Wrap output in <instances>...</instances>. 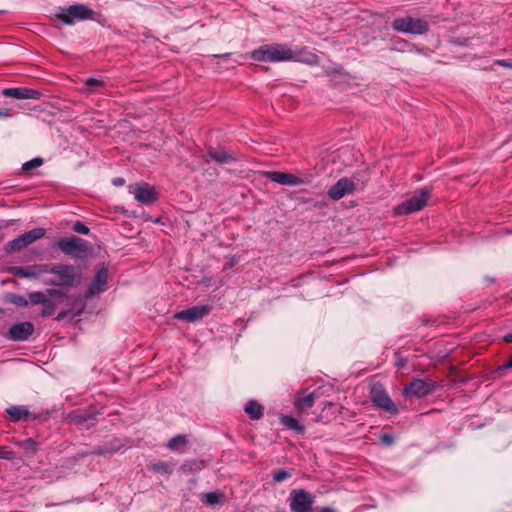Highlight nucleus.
Masks as SVG:
<instances>
[{
  "label": "nucleus",
  "mask_w": 512,
  "mask_h": 512,
  "mask_svg": "<svg viewBox=\"0 0 512 512\" xmlns=\"http://www.w3.org/2000/svg\"><path fill=\"white\" fill-rule=\"evenodd\" d=\"M314 402H315L314 393H309V394L298 393L295 398L294 406L298 412H303V411L310 409L314 405Z\"/></svg>",
  "instance_id": "nucleus-22"
},
{
  "label": "nucleus",
  "mask_w": 512,
  "mask_h": 512,
  "mask_svg": "<svg viewBox=\"0 0 512 512\" xmlns=\"http://www.w3.org/2000/svg\"><path fill=\"white\" fill-rule=\"evenodd\" d=\"M43 164V160L41 158H34L30 161L25 162L22 165V170L25 172L31 171L40 167Z\"/></svg>",
  "instance_id": "nucleus-32"
},
{
  "label": "nucleus",
  "mask_w": 512,
  "mask_h": 512,
  "mask_svg": "<svg viewBox=\"0 0 512 512\" xmlns=\"http://www.w3.org/2000/svg\"><path fill=\"white\" fill-rule=\"evenodd\" d=\"M46 296H52V297H65V293L60 289L50 288L46 290Z\"/></svg>",
  "instance_id": "nucleus-40"
},
{
  "label": "nucleus",
  "mask_w": 512,
  "mask_h": 512,
  "mask_svg": "<svg viewBox=\"0 0 512 512\" xmlns=\"http://www.w3.org/2000/svg\"><path fill=\"white\" fill-rule=\"evenodd\" d=\"M34 332V325L31 322L14 324L9 329V338L14 341H25Z\"/></svg>",
  "instance_id": "nucleus-16"
},
{
  "label": "nucleus",
  "mask_w": 512,
  "mask_h": 512,
  "mask_svg": "<svg viewBox=\"0 0 512 512\" xmlns=\"http://www.w3.org/2000/svg\"><path fill=\"white\" fill-rule=\"evenodd\" d=\"M46 264L32 265L28 267L14 266L11 273L22 278L38 279L46 274Z\"/></svg>",
  "instance_id": "nucleus-14"
},
{
  "label": "nucleus",
  "mask_w": 512,
  "mask_h": 512,
  "mask_svg": "<svg viewBox=\"0 0 512 512\" xmlns=\"http://www.w3.org/2000/svg\"><path fill=\"white\" fill-rule=\"evenodd\" d=\"M57 246L64 254L73 257H79L88 250L86 240L77 236L62 238L57 242Z\"/></svg>",
  "instance_id": "nucleus-8"
},
{
  "label": "nucleus",
  "mask_w": 512,
  "mask_h": 512,
  "mask_svg": "<svg viewBox=\"0 0 512 512\" xmlns=\"http://www.w3.org/2000/svg\"><path fill=\"white\" fill-rule=\"evenodd\" d=\"M224 494L219 491L208 492L203 495V501L208 505L220 504Z\"/></svg>",
  "instance_id": "nucleus-27"
},
{
  "label": "nucleus",
  "mask_w": 512,
  "mask_h": 512,
  "mask_svg": "<svg viewBox=\"0 0 512 512\" xmlns=\"http://www.w3.org/2000/svg\"><path fill=\"white\" fill-rule=\"evenodd\" d=\"M315 496L305 489H293L289 495L291 512H312Z\"/></svg>",
  "instance_id": "nucleus-5"
},
{
  "label": "nucleus",
  "mask_w": 512,
  "mask_h": 512,
  "mask_svg": "<svg viewBox=\"0 0 512 512\" xmlns=\"http://www.w3.org/2000/svg\"><path fill=\"white\" fill-rule=\"evenodd\" d=\"M65 315H66V313H65V312H61V313L57 316V319H58V320H61V319H63V318H64V316H65Z\"/></svg>",
  "instance_id": "nucleus-48"
},
{
  "label": "nucleus",
  "mask_w": 512,
  "mask_h": 512,
  "mask_svg": "<svg viewBox=\"0 0 512 512\" xmlns=\"http://www.w3.org/2000/svg\"><path fill=\"white\" fill-rule=\"evenodd\" d=\"M371 399L373 403L385 410L386 412L390 414H397L398 408L395 405V403L392 401L384 387L380 384H375L371 388Z\"/></svg>",
  "instance_id": "nucleus-9"
},
{
  "label": "nucleus",
  "mask_w": 512,
  "mask_h": 512,
  "mask_svg": "<svg viewBox=\"0 0 512 512\" xmlns=\"http://www.w3.org/2000/svg\"><path fill=\"white\" fill-rule=\"evenodd\" d=\"M392 49L399 52H417L426 56L430 53L428 48L419 49L415 45L410 44L408 41L403 39L395 40L393 42Z\"/></svg>",
  "instance_id": "nucleus-21"
},
{
  "label": "nucleus",
  "mask_w": 512,
  "mask_h": 512,
  "mask_svg": "<svg viewBox=\"0 0 512 512\" xmlns=\"http://www.w3.org/2000/svg\"><path fill=\"white\" fill-rule=\"evenodd\" d=\"M45 235V229L43 228H35L33 230H30L28 232H25L24 234L20 235L19 237L12 240L9 245L11 250L13 251H19L28 245L32 244L36 240L41 239Z\"/></svg>",
  "instance_id": "nucleus-13"
},
{
  "label": "nucleus",
  "mask_w": 512,
  "mask_h": 512,
  "mask_svg": "<svg viewBox=\"0 0 512 512\" xmlns=\"http://www.w3.org/2000/svg\"><path fill=\"white\" fill-rule=\"evenodd\" d=\"M55 310H56L55 304L51 300L48 299L46 301V303L43 305L41 315L43 317L52 316L54 314Z\"/></svg>",
  "instance_id": "nucleus-35"
},
{
  "label": "nucleus",
  "mask_w": 512,
  "mask_h": 512,
  "mask_svg": "<svg viewBox=\"0 0 512 512\" xmlns=\"http://www.w3.org/2000/svg\"><path fill=\"white\" fill-rule=\"evenodd\" d=\"M369 170L368 168L358 170L353 175L351 180L354 181L356 185V190H363L366 186L367 182L369 181Z\"/></svg>",
  "instance_id": "nucleus-25"
},
{
  "label": "nucleus",
  "mask_w": 512,
  "mask_h": 512,
  "mask_svg": "<svg viewBox=\"0 0 512 512\" xmlns=\"http://www.w3.org/2000/svg\"><path fill=\"white\" fill-rule=\"evenodd\" d=\"M46 274L52 277L44 279L43 283L50 286L76 287L82 281L81 271L68 264H46Z\"/></svg>",
  "instance_id": "nucleus-1"
},
{
  "label": "nucleus",
  "mask_w": 512,
  "mask_h": 512,
  "mask_svg": "<svg viewBox=\"0 0 512 512\" xmlns=\"http://www.w3.org/2000/svg\"><path fill=\"white\" fill-rule=\"evenodd\" d=\"M264 175L269 180L281 185L297 186L305 183V181L300 177L280 171H267Z\"/></svg>",
  "instance_id": "nucleus-15"
},
{
  "label": "nucleus",
  "mask_w": 512,
  "mask_h": 512,
  "mask_svg": "<svg viewBox=\"0 0 512 512\" xmlns=\"http://www.w3.org/2000/svg\"><path fill=\"white\" fill-rule=\"evenodd\" d=\"M3 95L15 99H34L38 100L41 93L38 90L30 89L27 87L6 88L3 90Z\"/></svg>",
  "instance_id": "nucleus-18"
},
{
  "label": "nucleus",
  "mask_w": 512,
  "mask_h": 512,
  "mask_svg": "<svg viewBox=\"0 0 512 512\" xmlns=\"http://www.w3.org/2000/svg\"><path fill=\"white\" fill-rule=\"evenodd\" d=\"M6 413L9 419L13 422L28 420L31 418L30 411L23 405L11 406L6 409ZM32 419H36V416H33Z\"/></svg>",
  "instance_id": "nucleus-20"
},
{
  "label": "nucleus",
  "mask_w": 512,
  "mask_h": 512,
  "mask_svg": "<svg viewBox=\"0 0 512 512\" xmlns=\"http://www.w3.org/2000/svg\"><path fill=\"white\" fill-rule=\"evenodd\" d=\"M28 303L33 305H44L48 300L46 293L42 291H35L28 294Z\"/></svg>",
  "instance_id": "nucleus-28"
},
{
  "label": "nucleus",
  "mask_w": 512,
  "mask_h": 512,
  "mask_svg": "<svg viewBox=\"0 0 512 512\" xmlns=\"http://www.w3.org/2000/svg\"><path fill=\"white\" fill-rule=\"evenodd\" d=\"M151 469L158 473L170 474L173 471V465L167 462H157L151 466Z\"/></svg>",
  "instance_id": "nucleus-29"
},
{
  "label": "nucleus",
  "mask_w": 512,
  "mask_h": 512,
  "mask_svg": "<svg viewBox=\"0 0 512 512\" xmlns=\"http://www.w3.org/2000/svg\"><path fill=\"white\" fill-rule=\"evenodd\" d=\"M244 410L252 420H258L263 416L264 407L256 400H249Z\"/></svg>",
  "instance_id": "nucleus-23"
},
{
  "label": "nucleus",
  "mask_w": 512,
  "mask_h": 512,
  "mask_svg": "<svg viewBox=\"0 0 512 512\" xmlns=\"http://www.w3.org/2000/svg\"><path fill=\"white\" fill-rule=\"evenodd\" d=\"M129 192L134 195L138 202L145 205L153 204L157 200L156 191L150 184L145 182L130 186Z\"/></svg>",
  "instance_id": "nucleus-11"
},
{
  "label": "nucleus",
  "mask_w": 512,
  "mask_h": 512,
  "mask_svg": "<svg viewBox=\"0 0 512 512\" xmlns=\"http://www.w3.org/2000/svg\"><path fill=\"white\" fill-rule=\"evenodd\" d=\"M94 12L83 4H76L69 6L66 9H61L56 14V18L67 25H73L75 21L91 19Z\"/></svg>",
  "instance_id": "nucleus-6"
},
{
  "label": "nucleus",
  "mask_w": 512,
  "mask_h": 512,
  "mask_svg": "<svg viewBox=\"0 0 512 512\" xmlns=\"http://www.w3.org/2000/svg\"><path fill=\"white\" fill-rule=\"evenodd\" d=\"M291 471L288 469H278L273 472V480L275 482H282L291 477Z\"/></svg>",
  "instance_id": "nucleus-31"
},
{
  "label": "nucleus",
  "mask_w": 512,
  "mask_h": 512,
  "mask_svg": "<svg viewBox=\"0 0 512 512\" xmlns=\"http://www.w3.org/2000/svg\"><path fill=\"white\" fill-rule=\"evenodd\" d=\"M202 466H203V462L192 460L190 462H186L185 464H183L181 469L184 472L193 471V470L196 471V470H200L202 468Z\"/></svg>",
  "instance_id": "nucleus-34"
},
{
  "label": "nucleus",
  "mask_w": 512,
  "mask_h": 512,
  "mask_svg": "<svg viewBox=\"0 0 512 512\" xmlns=\"http://www.w3.org/2000/svg\"><path fill=\"white\" fill-rule=\"evenodd\" d=\"M436 386V382L431 379L415 378L405 386L403 393L405 396L422 398L431 394L436 389Z\"/></svg>",
  "instance_id": "nucleus-7"
},
{
  "label": "nucleus",
  "mask_w": 512,
  "mask_h": 512,
  "mask_svg": "<svg viewBox=\"0 0 512 512\" xmlns=\"http://www.w3.org/2000/svg\"><path fill=\"white\" fill-rule=\"evenodd\" d=\"M356 190V185L353 180L347 177L340 178L334 185H332L327 194L332 200H340L344 196L353 193Z\"/></svg>",
  "instance_id": "nucleus-12"
},
{
  "label": "nucleus",
  "mask_w": 512,
  "mask_h": 512,
  "mask_svg": "<svg viewBox=\"0 0 512 512\" xmlns=\"http://www.w3.org/2000/svg\"><path fill=\"white\" fill-rule=\"evenodd\" d=\"M114 451H115L114 449L98 448L97 450H95L94 453L99 454V455H103V454H112Z\"/></svg>",
  "instance_id": "nucleus-42"
},
{
  "label": "nucleus",
  "mask_w": 512,
  "mask_h": 512,
  "mask_svg": "<svg viewBox=\"0 0 512 512\" xmlns=\"http://www.w3.org/2000/svg\"><path fill=\"white\" fill-rule=\"evenodd\" d=\"M509 369H512V356L505 363L498 366L496 373L499 376H504Z\"/></svg>",
  "instance_id": "nucleus-38"
},
{
  "label": "nucleus",
  "mask_w": 512,
  "mask_h": 512,
  "mask_svg": "<svg viewBox=\"0 0 512 512\" xmlns=\"http://www.w3.org/2000/svg\"><path fill=\"white\" fill-rule=\"evenodd\" d=\"M503 339L507 343H512V334L505 335Z\"/></svg>",
  "instance_id": "nucleus-46"
},
{
  "label": "nucleus",
  "mask_w": 512,
  "mask_h": 512,
  "mask_svg": "<svg viewBox=\"0 0 512 512\" xmlns=\"http://www.w3.org/2000/svg\"><path fill=\"white\" fill-rule=\"evenodd\" d=\"M496 63L503 67H512V64L507 60H497Z\"/></svg>",
  "instance_id": "nucleus-44"
},
{
  "label": "nucleus",
  "mask_w": 512,
  "mask_h": 512,
  "mask_svg": "<svg viewBox=\"0 0 512 512\" xmlns=\"http://www.w3.org/2000/svg\"><path fill=\"white\" fill-rule=\"evenodd\" d=\"M72 229H73L74 232L82 234V235H88L89 232H90V229L88 228V226L85 225L81 221H76L73 224Z\"/></svg>",
  "instance_id": "nucleus-37"
},
{
  "label": "nucleus",
  "mask_w": 512,
  "mask_h": 512,
  "mask_svg": "<svg viewBox=\"0 0 512 512\" xmlns=\"http://www.w3.org/2000/svg\"><path fill=\"white\" fill-rule=\"evenodd\" d=\"M103 84L102 80L96 78H88L85 81V85L90 92L95 91L97 87H101Z\"/></svg>",
  "instance_id": "nucleus-36"
},
{
  "label": "nucleus",
  "mask_w": 512,
  "mask_h": 512,
  "mask_svg": "<svg viewBox=\"0 0 512 512\" xmlns=\"http://www.w3.org/2000/svg\"><path fill=\"white\" fill-rule=\"evenodd\" d=\"M208 156L214 160L218 164H229L235 162L237 157L235 154L227 151L226 149L219 148H209L207 152Z\"/></svg>",
  "instance_id": "nucleus-19"
},
{
  "label": "nucleus",
  "mask_w": 512,
  "mask_h": 512,
  "mask_svg": "<svg viewBox=\"0 0 512 512\" xmlns=\"http://www.w3.org/2000/svg\"><path fill=\"white\" fill-rule=\"evenodd\" d=\"M17 445L28 453H36L39 450L38 443L33 438H27L17 443Z\"/></svg>",
  "instance_id": "nucleus-26"
},
{
  "label": "nucleus",
  "mask_w": 512,
  "mask_h": 512,
  "mask_svg": "<svg viewBox=\"0 0 512 512\" xmlns=\"http://www.w3.org/2000/svg\"><path fill=\"white\" fill-rule=\"evenodd\" d=\"M255 61L282 62L294 59V52L284 44H265L251 52Z\"/></svg>",
  "instance_id": "nucleus-2"
},
{
  "label": "nucleus",
  "mask_w": 512,
  "mask_h": 512,
  "mask_svg": "<svg viewBox=\"0 0 512 512\" xmlns=\"http://www.w3.org/2000/svg\"><path fill=\"white\" fill-rule=\"evenodd\" d=\"M319 512H334V510L329 507H324Z\"/></svg>",
  "instance_id": "nucleus-47"
},
{
  "label": "nucleus",
  "mask_w": 512,
  "mask_h": 512,
  "mask_svg": "<svg viewBox=\"0 0 512 512\" xmlns=\"http://www.w3.org/2000/svg\"><path fill=\"white\" fill-rule=\"evenodd\" d=\"M107 281H108V270H107V268L102 267L97 271L94 280L89 285L86 296L92 297L98 293L105 291Z\"/></svg>",
  "instance_id": "nucleus-17"
},
{
  "label": "nucleus",
  "mask_w": 512,
  "mask_h": 512,
  "mask_svg": "<svg viewBox=\"0 0 512 512\" xmlns=\"http://www.w3.org/2000/svg\"><path fill=\"white\" fill-rule=\"evenodd\" d=\"M431 197V189L425 187L416 191L410 198L397 205L394 209L396 215H408L422 210Z\"/></svg>",
  "instance_id": "nucleus-3"
},
{
  "label": "nucleus",
  "mask_w": 512,
  "mask_h": 512,
  "mask_svg": "<svg viewBox=\"0 0 512 512\" xmlns=\"http://www.w3.org/2000/svg\"><path fill=\"white\" fill-rule=\"evenodd\" d=\"M10 115L11 114H10L9 110H7V109H1L0 110V118L1 117H9Z\"/></svg>",
  "instance_id": "nucleus-45"
},
{
  "label": "nucleus",
  "mask_w": 512,
  "mask_h": 512,
  "mask_svg": "<svg viewBox=\"0 0 512 512\" xmlns=\"http://www.w3.org/2000/svg\"><path fill=\"white\" fill-rule=\"evenodd\" d=\"M280 422L282 425H284L286 428L298 433V434H304L305 428L302 426L297 419H295L292 416H281Z\"/></svg>",
  "instance_id": "nucleus-24"
},
{
  "label": "nucleus",
  "mask_w": 512,
  "mask_h": 512,
  "mask_svg": "<svg viewBox=\"0 0 512 512\" xmlns=\"http://www.w3.org/2000/svg\"><path fill=\"white\" fill-rule=\"evenodd\" d=\"M392 28L397 32L422 35L428 32L429 24L423 19L407 16L395 19Z\"/></svg>",
  "instance_id": "nucleus-4"
},
{
  "label": "nucleus",
  "mask_w": 512,
  "mask_h": 512,
  "mask_svg": "<svg viewBox=\"0 0 512 512\" xmlns=\"http://www.w3.org/2000/svg\"><path fill=\"white\" fill-rule=\"evenodd\" d=\"M0 459H13V452L8 450L6 447L0 446Z\"/></svg>",
  "instance_id": "nucleus-39"
},
{
  "label": "nucleus",
  "mask_w": 512,
  "mask_h": 512,
  "mask_svg": "<svg viewBox=\"0 0 512 512\" xmlns=\"http://www.w3.org/2000/svg\"><path fill=\"white\" fill-rule=\"evenodd\" d=\"M112 184L114 186H123L125 184V179L121 177L114 178L112 180Z\"/></svg>",
  "instance_id": "nucleus-43"
},
{
  "label": "nucleus",
  "mask_w": 512,
  "mask_h": 512,
  "mask_svg": "<svg viewBox=\"0 0 512 512\" xmlns=\"http://www.w3.org/2000/svg\"><path fill=\"white\" fill-rule=\"evenodd\" d=\"M381 440H382V442H384V443H385V444H387V445H391V444H393V442H394V438H393V436H392V435H390V434H383V435L381 436Z\"/></svg>",
  "instance_id": "nucleus-41"
},
{
  "label": "nucleus",
  "mask_w": 512,
  "mask_h": 512,
  "mask_svg": "<svg viewBox=\"0 0 512 512\" xmlns=\"http://www.w3.org/2000/svg\"><path fill=\"white\" fill-rule=\"evenodd\" d=\"M186 443H187V439L184 435H177V436L173 437L172 439H170V441L168 443V447L171 450H175L178 448V446L185 445Z\"/></svg>",
  "instance_id": "nucleus-33"
},
{
  "label": "nucleus",
  "mask_w": 512,
  "mask_h": 512,
  "mask_svg": "<svg viewBox=\"0 0 512 512\" xmlns=\"http://www.w3.org/2000/svg\"><path fill=\"white\" fill-rule=\"evenodd\" d=\"M211 310H212V307L210 305H197V306H193L188 309L176 312L174 314V318L177 320H183L186 322L193 323V322L199 321V320L203 319L204 317H206L207 315H209Z\"/></svg>",
  "instance_id": "nucleus-10"
},
{
  "label": "nucleus",
  "mask_w": 512,
  "mask_h": 512,
  "mask_svg": "<svg viewBox=\"0 0 512 512\" xmlns=\"http://www.w3.org/2000/svg\"><path fill=\"white\" fill-rule=\"evenodd\" d=\"M7 300L8 302L16 305V306H19V307H25L28 305V300L22 296V295H19V294H8L7 295Z\"/></svg>",
  "instance_id": "nucleus-30"
}]
</instances>
